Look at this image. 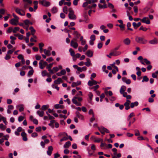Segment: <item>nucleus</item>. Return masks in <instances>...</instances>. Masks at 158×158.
<instances>
[{"mask_svg":"<svg viewBox=\"0 0 158 158\" xmlns=\"http://www.w3.org/2000/svg\"><path fill=\"white\" fill-rule=\"evenodd\" d=\"M143 60H144V63L147 65H149L151 64V62L148 60L146 58L144 59Z\"/></svg>","mask_w":158,"mask_h":158,"instance_id":"a18cd8bd","label":"nucleus"},{"mask_svg":"<svg viewBox=\"0 0 158 158\" xmlns=\"http://www.w3.org/2000/svg\"><path fill=\"white\" fill-rule=\"evenodd\" d=\"M86 55L88 57H91L93 56V51L90 50H88L85 53Z\"/></svg>","mask_w":158,"mask_h":158,"instance_id":"2eb2a0df","label":"nucleus"},{"mask_svg":"<svg viewBox=\"0 0 158 158\" xmlns=\"http://www.w3.org/2000/svg\"><path fill=\"white\" fill-rule=\"evenodd\" d=\"M21 136L23 137V139L25 141H26L27 140V138L26 136L27 134L25 132H23L21 133Z\"/></svg>","mask_w":158,"mask_h":158,"instance_id":"dca6fc26","label":"nucleus"},{"mask_svg":"<svg viewBox=\"0 0 158 158\" xmlns=\"http://www.w3.org/2000/svg\"><path fill=\"white\" fill-rule=\"evenodd\" d=\"M29 4L26 2H24L23 8L24 10L26 9L29 6Z\"/></svg>","mask_w":158,"mask_h":158,"instance_id":"58836bf2","label":"nucleus"},{"mask_svg":"<svg viewBox=\"0 0 158 158\" xmlns=\"http://www.w3.org/2000/svg\"><path fill=\"white\" fill-rule=\"evenodd\" d=\"M55 123V127L56 128H58L59 127V124L57 122H56L55 120H52L50 121V123L48 124V125L51 127L52 128H54V124Z\"/></svg>","mask_w":158,"mask_h":158,"instance_id":"7ed1b4c3","label":"nucleus"},{"mask_svg":"<svg viewBox=\"0 0 158 158\" xmlns=\"http://www.w3.org/2000/svg\"><path fill=\"white\" fill-rule=\"evenodd\" d=\"M42 75L43 77H44L47 76L48 77H50L51 75L49 74L47 72L46 70H44L42 72Z\"/></svg>","mask_w":158,"mask_h":158,"instance_id":"6ab92c4d","label":"nucleus"},{"mask_svg":"<svg viewBox=\"0 0 158 158\" xmlns=\"http://www.w3.org/2000/svg\"><path fill=\"white\" fill-rule=\"evenodd\" d=\"M52 86L53 88L56 89L57 90H59V87L56 85L55 84H52Z\"/></svg>","mask_w":158,"mask_h":158,"instance_id":"6e6d98bb","label":"nucleus"},{"mask_svg":"<svg viewBox=\"0 0 158 158\" xmlns=\"http://www.w3.org/2000/svg\"><path fill=\"white\" fill-rule=\"evenodd\" d=\"M83 16L84 18V20L80 19V22L84 21L86 23H88L89 20L87 13H85Z\"/></svg>","mask_w":158,"mask_h":158,"instance_id":"9d476101","label":"nucleus"},{"mask_svg":"<svg viewBox=\"0 0 158 158\" xmlns=\"http://www.w3.org/2000/svg\"><path fill=\"white\" fill-rule=\"evenodd\" d=\"M70 18H69L71 19H75L76 18V15L74 14V13H72V14H70Z\"/></svg>","mask_w":158,"mask_h":158,"instance_id":"2f4dec72","label":"nucleus"},{"mask_svg":"<svg viewBox=\"0 0 158 158\" xmlns=\"http://www.w3.org/2000/svg\"><path fill=\"white\" fill-rule=\"evenodd\" d=\"M65 135H66V136H68V135L66 133H65V132H64V133L60 132V133H59V135H58V136L60 137H61L62 136H64Z\"/></svg>","mask_w":158,"mask_h":158,"instance_id":"79ce46f5","label":"nucleus"},{"mask_svg":"<svg viewBox=\"0 0 158 158\" xmlns=\"http://www.w3.org/2000/svg\"><path fill=\"white\" fill-rule=\"evenodd\" d=\"M103 140L102 139L100 138H97L94 140L95 142L99 143L101 141H102Z\"/></svg>","mask_w":158,"mask_h":158,"instance_id":"4d7b16f0","label":"nucleus"},{"mask_svg":"<svg viewBox=\"0 0 158 158\" xmlns=\"http://www.w3.org/2000/svg\"><path fill=\"white\" fill-rule=\"evenodd\" d=\"M73 34L74 35L75 38L73 39V40L71 42V45L74 48H76L78 46V44L76 42L77 39L79 38V35L77 31H74Z\"/></svg>","mask_w":158,"mask_h":158,"instance_id":"f257e3e1","label":"nucleus"},{"mask_svg":"<svg viewBox=\"0 0 158 158\" xmlns=\"http://www.w3.org/2000/svg\"><path fill=\"white\" fill-rule=\"evenodd\" d=\"M130 100H127L126 102L124 103V105L125 107V109L126 110H128L130 108Z\"/></svg>","mask_w":158,"mask_h":158,"instance_id":"9b49d317","label":"nucleus"},{"mask_svg":"<svg viewBox=\"0 0 158 158\" xmlns=\"http://www.w3.org/2000/svg\"><path fill=\"white\" fill-rule=\"evenodd\" d=\"M35 59L37 60H40L41 59V56L38 55H35Z\"/></svg>","mask_w":158,"mask_h":158,"instance_id":"052dcab7","label":"nucleus"},{"mask_svg":"<svg viewBox=\"0 0 158 158\" xmlns=\"http://www.w3.org/2000/svg\"><path fill=\"white\" fill-rule=\"evenodd\" d=\"M49 107L48 105H44L42 106L41 109L43 110H45L48 109V108Z\"/></svg>","mask_w":158,"mask_h":158,"instance_id":"72a5a7b5","label":"nucleus"},{"mask_svg":"<svg viewBox=\"0 0 158 158\" xmlns=\"http://www.w3.org/2000/svg\"><path fill=\"white\" fill-rule=\"evenodd\" d=\"M148 29L147 28L143 27V26H141L139 28V30H142L144 31H146Z\"/></svg>","mask_w":158,"mask_h":158,"instance_id":"603ef678","label":"nucleus"},{"mask_svg":"<svg viewBox=\"0 0 158 158\" xmlns=\"http://www.w3.org/2000/svg\"><path fill=\"white\" fill-rule=\"evenodd\" d=\"M36 113L40 117H43L44 114V112L43 111L38 110Z\"/></svg>","mask_w":158,"mask_h":158,"instance_id":"a878e982","label":"nucleus"},{"mask_svg":"<svg viewBox=\"0 0 158 158\" xmlns=\"http://www.w3.org/2000/svg\"><path fill=\"white\" fill-rule=\"evenodd\" d=\"M135 135L136 136H139L140 135V133L139 131L138 130H135Z\"/></svg>","mask_w":158,"mask_h":158,"instance_id":"5fc2aeb1","label":"nucleus"},{"mask_svg":"<svg viewBox=\"0 0 158 158\" xmlns=\"http://www.w3.org/2000/svg\"><path fill=\"white\" fill-rule=\"evenodd\" d=\"M111 52L110 53V56H116L120 55L121 54L120 52H116L114 50V49L111 51Z\"/></svg>","mask_w":158,"mask_h":158,"instance_id":"6e6552de","label":"nucleus"},{"mask_svg":"<svg viewBox=\"0 0 158 158\" xmlns=\"http://www.w3.org/2000/svg\"><path fill=\"white\" fill-rule=\"evenodd\" d=\"M15 11L18 14L21 16H24L25 15V12L23 10L20 9L18 8H16Z\"/></svg>","mask_w":158,"mask_h":158,"instance_id":"423d86ee","label":"nucleus"},{"mask_svg":"<svg viewBox=\"0 0 158 158\" xmlns=\"http://www.w3.org/2000/svg\"><path fill=\"white\" fill-rule=\"evenodd\" d=\"M123 42L125 45H128L130 44L131 40L128 38H126L124 40Z\"/></svg>","mask_w":158,"mask_h":158,"instance_id":"f3484780","label":"nucleus"},{"mask_svg":"<svg viewBox=\"0 0 158 158\" xmlns=\"http://www.w3.org/2000/svg\"><path fill=\"white\" fill-rule=\"evenodd\" d=\"M68 138L67 137L64 136L63 138L60 139V141L61 142L64 140H68Z\"/></svg>","mask_w":158,"mask_h":158,"instance_id":"0e129e2a","label":"nucleus"},{"mask_svg":"<svg viewBox=\"0 0 158 158\" xmlns=\"http://www.w3.org/2000/svg\"><path fill=\"white\" fill-rule=\"evenodd\" d=\"M79 85V82L77 81V82H73L72 84V87H74Z\"/></svg>","mask_w":158,"mask_h":158,"instance_id":"c03bdc74","label":"nucleus"},{"mask_svg":"<svg viewBox=\"0 0 158 158\" xmlns=\"http://www.w3.org/2000/svg\"><path fill=\"white\" fill-rule=\"evenodd\" d=\"M98 6L100 9H104L106 8L107 7L106 4H104V5H102L100 4H99Z\"/></svg>","mask_w":158,"mask_h":158,"instance_id":"7c9ffc66","label":"nucleus"},{"mask_svg":"<svg viewBox=\"0 0 158 158\" xmlns=\"http://www.w3.org/2000/svg\"><path fill=\"white\" fill-rule=\"evenodd\" d=\"M135 40L137 43L142 44H146L148 42L147 40L144 37L138 36L135 37Z\"/></svg>","mask_w":158,"mask_h":158,"instance_id":"f03ea898","label":"nucleus"},{"mask_svg":"<svg viewBox=\"0 0 158 158\" xmlns=\"http://www.w3.org/2000/svg\"><path fill=\"white\" fill-rule=\"evenodd\" d=\"M39 3L43 6L45 7H48L50 5V3L49 2L44 0L39 1Z\"/></svg>","mask_w":158,"mask_h":158,"instance_id":"39448f33","label":"nucleus"},{"mask_svg":"<svg viewBox=\"0 0 158 158\" xmlns=\"http://www.w3.org/2000/svg\"><path fill=\"white\" fill-rule=\"evenodd\" d=\"M57 11V9L56 7H54L52 9V12L53 13L55 14Z\"/></svg>","mask_w":158,"mask_h":158,"instance_id":"ea45409f","label":"nucleus"},{"mask_svg":"<svg viewBox=\"0 0 158 158\" xmlns=\"http://www.w3.org/2000/svg\"><path fill=\"white\" fill-rule=\"evenodd\" d=\"M69 52L70 53V55L72 56H74L75 52L74 51L72 48H70L69 49Z\"/></svg>","mask_w":158,"mask_h":158,"instance_id":"473e14b6","label":"nucleus"},{"mask_svg":"<svg viewBox=\"0 0 158 158\" xmlns=\"http://www.w3.org/2000/svg\"><path fill=\"white\" fill-rule=\"evenodd\" d=\"M91 40L94 41L95 40V36L94 35H92L90 36Z\"/></svg>","mask_w":158,"mask_h":158,"instance_id":"774afa93","label":"nucleus"},{"mask_svg":"<svg viewBox=\"0 0 158 158\" xmlns=\"http://www.w3.org/2000/svg\"><path fill=\"white\" fill-rule=\"evenodd\" d=\"M71 145V142L69 141L66 142L64 145V148H68Z\"/></svg>","mask_w":158,"mask_h":158,"instance_id":"5701e85b","label":"nucleus"},{"mask_svg":"<svg viewBox=\"0 0 158 158\" xmlns=\"http://www.w3.org/2000/svg\"><path fill=\"white\" fill-rule=\"evenodd\" d=\"M158 74V71H156L155 73H153L152 74V77L153 78H156L157 76V74Z\"/></svg>","mask_w":158,"mask_h":158,"instance_id":"c9c22d12","label":"nucleus"},{"mask_svg":"<svg viewBox=\"0 0 158 158\" xmlns=\"http://www.w3.org/2000/svg\"><path fill=\"white\" fill-rule=\"evenodd\" d=\"M139 103L138 102H134L131 103L130 106L131 108H133L135 106H137L138 105Z\"/></svg>","mask_w":158,"mask_h":158,"instance_id":"4be33fe9","label":"nucleus"},{"mask_svg":"<svg viewBox=\"0 0 158 158\" xmlns=\"http://www.w3.org/2000/svg\"><path fill=\"white\" fill-rule=\"evenodd\" d=\"M73 67L74 69H77V71H76V73L77 74H79V67L75 64L73 65Z\"/></svg>","mask_w":158,"mask_h":158,"instance_id":"f704fd0d","label":"nucleus"},{"mask_svg":"<svg viewBox=\"0 0 158 158\" xmlns=\"http://www.w3.org/2000/svg\"><path fill=\"white\" fill-rule=\"evenodd\" d=\"M53 150V148L52 146H49L48 148V149L47 152V154L48 156H51L52 154V151Z\"/></svg>","mask_w":158,"mask_h":158,"instance_id":"ddd939ff","label":"nucleus"},{"mask_svg":"<svg viewBox=\"0 0 158 158\" xmlns=\"http://www.w3.org/2000/svg\"><path fill=\"white\" fill-rule=\"evenodd\" d=\"M69 13L68 15L69 17V18H70V14H72V13H74V11L72 10V8H69Z\"/></svg>","mask_w":158,"mask_h":158,"instance_id":"de8ad7c7","label":"nucleus"},{"mask_svg":"<svg viewBox=\"0 0 158 158\" xmlns=\"http://www.w3.org/2000/svg\"><path fill=\"white\" fill-rule=\"evenodd\" d=\"M149 43L151 44H156L157 43V41L156 38H154V39L149 41Z\"/></svg>","mask_w":158,"mask_h":158,"instance_id":"412c9836","label":"nucleus"},{"mask_svg":"<svg viewBox=\"0 0 158 158\" xmlns=\"http://www.w3.org/2000/svg\"><path fill=\"white\" fill-rule=\"evenodd\" d=\"M24 119V117L23 116H21L18 118V121L19 122L22 121Z\"/></svg>","mask_w":158,"mask_h":158,"instance_id":"338daca9","label":"nucleus"},{"mask_svg":"<svg viewBox=\"0 0 158 158\" xmlns=\"http://www.w3.org/2000/svg\"><path fill=\"white\" fill-rule=\"evenodd\" d=\"M90 79L91 81H89L88 83L89 86H92L93 85H96L98 83L96 81L94 80L92 77H90Z\"/></svg>","mask_w":158,"mask_h":158,"instance_id":"0eeeda50","label":"nucleus"},{"mask_svg":"<svg viewBox=\"0 0 158 158\" xmlns=\"http://www.w3.org/2000/svg\"><path fill=\"white\" fill-rule=\"evenodd\" d=\"M19 27H15L14 28V30H13L12 31L14 33H16V31H19Z\"/></svg>","mask_w":158,"mask_h":158,"instance_id":"8fccbe9b","label":"nucleus"},{"mask_svg":"<svg viewBox=\"0 0 158 158\" xmlns=\"http://www.w3.org/2000/svg\"><path fill=\"white\" fill-rule=\"evenodd\" d=\"M73 57V60L74 61H75L76 60L77 58H79V53H77Z\"/></svg>","mask_w":158,"mask_h":158,"instance_id":"e433bc0d","label":"nucleus"},{"mask_svg":"<svg viewBox=\"0 0 158 158\" xmlns=\"http://www.w3.org/2000/svg\"><path fill=\"white\" fill-rule=\"evenodd\" d=\"M141 21L147 24H149L150 23V21L148 17H144L143 19H141Z\"/></svg>","mask_w":158,"mask_h":158,"instance_id":"1a4fd4ad","label":"nucleus"},{"mask_svg":"<svg viewBox=\"0 0 158 158\" xmlns=\"http://www.w3.org/2000/svg\"><path fill=\"white\" fill-rule=\"evenodd\" d=\"M97 6L96 4H93L92 5H88L87 7L86 8V9L87 10L89 9H91L93 8H95Z\"/></svg>","mask_w":158,"mask_h":158,"instance_id":"b1692460","label":"nucleus"},{"mask_svg":"<svg viewBox=\"0 0 158 158\" xmlns=\"http://www.w3.org/2000/svg\"><path fill=\"white\" fill-rule=\"evenodd\" d=\"M118 27L121 28L122 30H123L125 28V25H124L123 24H119L118 26Z\"/></svg>","mask_w":158,"mask_h":158,"instance_id":"680f3d73","label":"nucleus"},{"mask_svg":"<svg viewBox=\"0 0 158 158\" xmlns=\"http://www.w3.org/2000/svg\"><path fill=\"white\" fill-rule=\"evenodd\" d=\"M99 87V86L98 85H95V86H94V87H92L91 89H93V90L94 91L96 92L98 88Z\"/></svg>","mask_w":158,"mask_h":158,"instance_id":"37998d69","label":"nucleus"},{"mask_svg":"<svg viewBox=\"0 0 158 158\" xmlns=\"http://www.w3.org/2000/svg\"><path fill=\"white\" fill-rule=\"evenodd\" d=\"M105 93L106 95H107V94H108L110 96H111L113 95V93H112V92L110 90L108 91H106Z\"/></svg>","mask_w":158,"mask_h":158,"instance_id":"09e8293b","label":"nucleus"},{"mask_svg":"<svg viewBox=\"0 0 158 158\" xmlns=\"http://www.w3.org/2000/svg\"><path fill=\"white\" fill-rule=\"evenodd\" d=\"M89 4L88 2V0H87L86 2H85L83 4V6L84 7H85L87 6Z\"/></svg>","mask_w":158,"mask_h":158,"instance_id":"864d4df0","label":"nucleus"},{"mask_svg":"<svg viewBox=\"0 0 158 158\" xmlns=\"http://www.w3.org/2000/svg\"><path fill=\"white\" fill-rule=\"evenodd\" d=\"M73 102L77 106H79V102L77 101H79V94H78L74 96L72 100Z\"/></svg>","mask_w":158,"mask_h":158,"instance_id":"20e7f679","label":"nucleus"},{"mask_svg":"<svg viewBox=\"0 0 158 158\" xmlns=\"http://www.w3.org/2000/svg\"><path fill=\"white\" fill-rule=\"evenodd\" d=\"M41 131V127H38L36 128L35 131L37 132H40Z\"/></svg>","mask_w":158,"mask_h":158,"instance_id":"69168bd1","label":"nucleus"},{"mask_svg":"<svg viewBox=\"0 0 158 158\" xmlns=\"http://www.w3.org/2000/svg\"><path fill=\"white\" fill-rule=\"evenodd\" d=\"M33 73H34L33 69L31 70L28 71V74H27V76L29 77L31 76L33 74Z\"/></svg>","mask_w":158,"mask_h":158,"instance_id":"a19ab883","label":"nucleus"},{"mask_svg":"<svg viewBox=\"0 0 158 158\" xmlns=\"http://www.w3.org/2000/svg\"><path fill=\"white\" fill-rule=\"evenodd\" d=\"M86 69L87 68L85 66H84L82 68L80 67V72L85 71L86 70Z\"/></svg>","mask_w":158,"mask_h":158,"instance_id":"49530a36","label":"nucleus"},{"mask_svg":"<svg viewBox=\"0 0 158 158\" xmlns=\"http://www.w3.org/2000/svg\"><path fill=\"white\" fill-rule=\"evenodd\" d=\"M23 106V105H18L17 106V107H20L19 109V110L20 112H22L24 110Z\"/></svg>","mask_w":158,"mask_h":158,"instance_id":"c756f323","label":"nucleus"},{"mask_svg":"<svg viewBox=\"0 0 158 158\" xmlns=\"http://www.w3.org/2000/svg\"><path fill=\"white\" fill-rule=\"evenodd\" d=\"M18 23V20L15 19H12L10 21V23L12 25L16 26L17 23Z\"/></svg>","mask_w":158,"mask_h":158,"instance_id":"f8f14e48","label":"nucleus"},{"mask_svg":"<svg viewBox=\"0 0 158 158\" xmlns=\"http://www.w3.org/2000/svg\"><path fill=\"white\" fill-rule=\"evenodd\" d=\"M98 130L100 131H103L104 132H106L107 133H109L110 132L107 129L102 126H101L100 127L98 128Z\"/></svg>","mask_w":158,"mask_h":158,"instance_id":"4468645a","label":"nucleus"},{"mask_svg":"<svg viewBox=\"0 0 158 158\" xmlns=\"http://www.w3.org/2000/svg\"><path fill=\"white\" fill-rule=\"evenodd\" d=\"M88 96L89 97V103H91L92 100V98L93 96V94L92 93L89 92Z\"/></svg>","mask_w":158,"mask_h":158,"instance_id":"bb28decb","label":"nucleus"},{"mask_svg":"<svg viewBox=\"0 0 158 158\" xmlns=\"http://www.w3.org/2000/svg\"><path fill=\"white\" fill-rule=\"evenodd\" d=\"M63 81L61 78H58L54 81V83L56 84H60L61 82H62Z\"/></svg>","mask_w":158,"mask_h":158,"instance_id":"a211bd4d","label":"nucleus"},{"mask_svg":"<svg viewBox=\"0 0 158 158\" xmlns=\"http://www.w3.org/2000/svg\"><path fill=\"white\" fill-rule=\"evenodd\" d=\"M63 12L67 14L68 13V8L66 6H65L63 7Z\"/></svg>","mask_w":158,"mask_h":158,"instance_id":"3c124183","label":"nucleus"},{"mask_svg":"<svg viewBox=\"0 0 158 158\" xmlns=\"http://www.w3.org/2000/svg\"><path fill=\"white\" fill-rule=\"evenodd\" d=\"M44 52L45 54L48 56H50L51 55L50 51L49 50H47L44 49Z\"/></svg>","mask_w":158,"mask_h":158,"instance_id":"cd10ccee","label":"nucleus"},{"mask_svg":"<svg viewBox=\"0 0 158 158\" xmlns=\"http://www.w3.org/2000/svg\"><path fill=\"white\" fill-rule=\"evenodd\" d=\"M5 10L3 8H1L0 9V13L1 14L3 15L5 14Z\"/></svg>","mask_w":158,"mask_h":158,"instance_id":"13d9d810","label":"nucleus"},{"mask_svg":"<svg viewBox=\"0 0 158 158\" xmlns=\"http://www.w3.org/2000/svg\"><path fill=\"white\" fill-rule=\"evenodd\" d=\"M24 2H26L29 3L30 5H31L32 3V1L31 0H23Z\"/></svg>","mask_w":158,"mask_h":158,"instance_id":"bf43d9fd","label":"nucleus"},{"mask_svg":"<svg viewBox=\"0 0 158 158\" xmlns=\"http://www.w3.org/2000/svg\"><path fill=\"white\" fill-rule=\"evenodd\" d=\"M2 120H3V123H5V124L6 125L7 123V122L6 121V118L4 117H2Z\"/></svg>","mask_w":158,"mask_h":158,"instance_id":"e2e57ef3","label":"nucleus"},{"mask_svg":"<svg viewBox=\"0 0 158 158\" xmlns=\"http://www.w3.org/2000/svg\"><path fill=\"white\" fill-rule=\"evenodd\" d=\"M43 60H41L39 63L40 68L41 69H43L44 67V66L43 65Z\"/></svg>","mask_w":158,"mask_h":158,"instance_id":"c85d7f7f","label":"nucleus"},{"mask_svg":"<svg viewBox=\"0 0 158 158\" xmlns=\"http://www.w3.org/2000/svg\"><path fill=\"white\" fill-rule=\"evenodd\" d=\"M86 60H87V62H85V64L86 66L89 67L90 65L91 64L90 59L89 58H86Z\"/></svg>","mask_w":158,"mask_h":158,"instance_id":"393cba45","label":"nucleus"},{"mask_svg":"<svg viewBox=\"0 0 158 158\" xmlns=\"http://www.w3.org/2000/svg\"><path fill=\"white\" fill-rule=\"evenodd\" d=\"M126 87L124 85H122L120 89V94H122L123 92H125V91L126 89Z\"/></svg>","mask_w":158,"mask_h":158,"instance_id":"aec40b11","label":"nucleus"},{"mask_svg":"<svg viewBox=\"0 0 158 158\" xmlns=\"http://www.w3.org/2000/svg\"><path fill=\"white\" fill-rule=\"evenodd\" d=\"M149 79L146 76H144L142 80V82H143L144 81L147 82L148 81Z\"/></svg>","mask_w":158,"mask_h":158,"instance_id":"4c0bfd02","label":"nucleus"}]
</instances>
